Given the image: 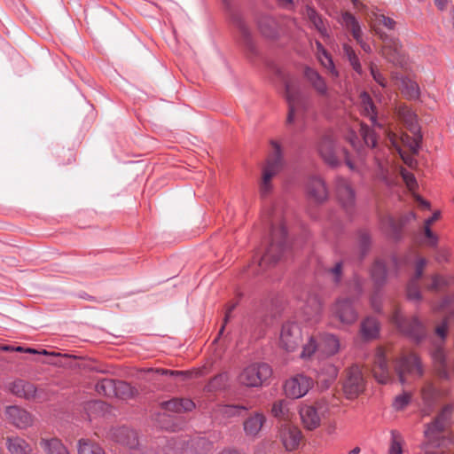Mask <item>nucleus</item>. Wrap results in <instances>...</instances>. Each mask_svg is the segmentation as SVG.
<instances>
[{"mask_svg":"<svg viewBox=\"0 0 454 454\" xmlns=\"http://www.w3.org/2000/svg\"><path fill=\"white\" fill-rule=\"evenodd\" d=\"M274 210L267 216V224L270 226V244L262 256L258 268L264 270L277 263L286 251V230L283 220L274 215Z\"/></svg>","mask_w":454,"mask_h":454,"instance_id":"nucleus-1","label":"nucleus"},{"mask_svg":"<svg viewBox=\"0 0 454 454\" xmlns=\"http://www.w3.org/2000/svg\"><path fill=\"white\" fill-rule=\"evenodd\" d=\"M316 148L322 160L330 167L335 168L340 164V153L345 158L346 165L355 169L348 153L344 148H339L336 134L333 129H326L320 133L316 143Z\"/></svg>","mask_w":454,"mask_h":454,"instance_id":"nucleus-2","label":"nucleus"},{"mask_svg":"<svg viewBox=\"0 0 454 454\" xmlns=\"http://www.w3.org/2000/svg\"><path fill=\"white\" fill-rule=\"evenodd\" d=\"M454 414V403L445 404L435 419L427 425L425 437L432 446H440L442 434L451 426Z\"/></svg>","mask_w":454,"mask_h":454,"instance_id":"nucleus-3","label":"nucleus"},{"mask_svg":"<svg viewBox=\"0 0 454 454\" xmlns=\"http://www.w3.org/2000/svg\"><path fill=\"white\" fill-rule=\"evenodd\" d=\"M392 323L399 332L415 342H420L427 337V330L425 325L417 317H407L400 309H395L391 316Z\"/></svg>","mask_w":454,"mask_h":454,"instance_id":"nucleus-4","label":"nucleus"},{"mask_svg":"<svg viewBox=\"0 0 454 454\" xmlns=\"http://www.w3.org/2000/svg\"><path fill=\"white\" fill-rule=\"evenodd\" d=\"M285 93L288 103L286 124L290 125L294 122L297 116L303 118V114L309 109V101L291 81L285 82Z\"/></svg>","mask_w":454,"mask_h":454,"instance_id":"nucleus-5","label":"nucleus"},{"mask_svg":"<svg viewBox=\"0 0 454 454\" xmlns=\"http://www.w3.org/2000/svg\"><path fill=\"white\" fill-rule=\"evenodd\" d=\"M272 152L269 155L266 164L262 168V176L260 184V193L262 197L269 195L272 189L271 179L276 176L283 166L282 152L280 145L271 141Z\"/></svg>","mask_w":454,"mask_h":454,"instance_id":"nucleus-6","label":"nucleus"},{"mask_svg":"<svg viewBox=\"0 0 454 454\" xmlns=\"http://www.w3.org/2000/svg\"><path fill=\"white\" fill-rule=\"evenodd\" d=\"M272 375L271 367L266 363H253L239 374L238 381L247 387H262Z\"/></svg>","mask_w":454,"mask_h":454,"instance_id":"nucleus-7","label":"nucleus"},{"mask_svg":"<svg viewBox=\"0 0 454 454\" xmlns=\"http://www.w3.org/2000/svg\"><path fill=\"white\" fill-rule=\"evenodd\" d=\"M395 370L402 385L409 384L411 380L419 379L424 374L421 362L414 353L403 355L396 359Z\"/></svg>","mask_w":454,"mask_h":454,"instance_id":"nucleus-8","label":"nucleus"},{"mask_svg":"<svg viewBox=\"0 0 454 454\" xmlns=\"http://www.w3.org/2000/svg\"><path fill=\"white\" fill-rule=\"evenodd\" d=\"M416 219V214L410 211L401 215L398 219L390 215H384L380 220L381 230L395 240H399L403 235V229L410 222Z\"/></svg>","mask_w":454,"mask_h":454,"instance_id":"nucleus-9","label":"nucleus"},{"mask_svg":"<svg viewBox=\"0 0 454 454\" xmlns=\"http://www.w3.org/2000/svg\"><path fill=\"white\" fill-rule=\"evenodd\" d=\"M450 393V389L447 387H436L434 384L427 380L420 390V395L423 402V413L425 415H429L439 398L448 396Z\"/></svg>","mask_w":454,"mask_h":454,"instance_id":"nucleus-10","label":"nucleus"},{"mask_svg":"<svg viewBox=\"0 0 454 454\" xmlns=\"http://www.w3.org/2000/svg\"><path fill=\"white\" fill-rule=\"evenodd\" d=\"M301 329L297 323L288 321L283 324L279 336V345L282 348L293 352L301 344Z\"/></svg>","mask_w":454,"mask_h":454,"instance_id":"nucleus-11","label":"nucleus"},{"mask_svg":"<svg viewBox=\"0 0 454 454\" xmlns=\"http://www.w3.org/2000/svg\"><path fill=\"white\" fill-rule=\"evenodd\" d=\"M312 378L299 373L288 379L284 385V390L286 396L291 398H301L304 396L313 387Z\"/></svg>","mask_w":454,"mask_h":454,"instance_id":"nucleus-12","label":"nucleus"},{"mask_svg":"<svg viewBox=\"0 0 454 454\" xmlns=\"http://www.w3.org/2000/svg\"><path fill=\"white\" fill-rule=\"evenodd\" d=\"M336 196L346 213L352 214L356 204V193L348 180L337 177L335 181Z\"/></svg>","mask_w":454,"mask_h":454,"instance_id":"nucleus-13","label":"nucleus"},{"mask_svg":"<svg viewBox=\"0 0 454 454\" xmlns=\"http://www.w3.org/2000/svg\"><path fill=\"white\" fill-rule=\"evenodd\" d=\"M372 372L375 380L380 384H387L392 380V372L386 352L382 348H378L375 350Z\"/></svg>","mask_w":454,"mask_h":454,"instance_id":"nucleus-14","label":"nucleus"},{"mask_svg":"<svg viewBox=\"0 0 454 454\" xmlns=\"http://www.w3.org/2000/svg\"><path fill=\"white\" fill-rule=\"evenodd\" d=\"M327 411L325 403L322 402L316 403L315 405H304L300 410V416L303 426L308 430H314L319 427L321 416Z\"/></svg>","mask_w":454,"mask_h":454,"instance_id":"nucleus-15","label":"nucleus"},{"mask_svg":"<svg viewBox=\"0 0 454 454\" xmlns=\"http://www.w3.org/2000/svg\"><path fill=\"white\" fill-rule=\"evenodd\" d=\"M303 76L314 91L325 100H329L332 90L327 85L325 79L314 68L305 67Z\"/></svg>","mask_w":454,"mask_h":454,"instance_id":"nucleus-16","label":"nucleus"},{"mask_svg":"<svg viewBox=\"0 0 454 454\" xmlns=\"http://www.w3.org/2000/svg\"><path fill=\"white\" fill-rule=\"evenodd\" d=\"M344 393L349 399L356 397L364 389V380L357 365L351 366L348 371L347 379L343 384Z\"/></svg>","mask_w":454,"mask_h":454,"instance_id":"nucleus-17","label":"nucleus"},{"mask_svg":"<svg viewBox=\"0 0 454 454\" xmlns=\"http://www.w3.org/2000/svg\"><path fill=\"white\" fill-rule=\"evenodd\" d=\"M233 25L239 29L240 34V43L244 46L246 51L252 56L257 54V49L254 41L253 35L243 20L241 15L237 12L231 13V16Z\"/></svg>","mask_w":454,"mask_h":454,"instance_id":"nucleus-18","label":"nucleus"},{"mask_svg":"<svg viewBox=\"0 0 454 454\" xmlns=\"http://www.w3.org/2000/svg\"><path fill=\"white\" fill-rule=\"evenodd\" d=\"M353 299L345 297L339 299L333 306V313L343 324H353L357 318V313L354 309Z\"/></svg>","mask_w":454,"mask_h":454,"instance_id":"nucleus-19","label":"nucleus"},{"mask_svg":"<svg viewBox=\"0 0 454 454\" xmlns=\"http://www.w3.org/2000/svg\"><path fill=\"white\" fill-rule=\"evenodd\" d=\"M5 414L9 422L20 429L27 428L33 423L31 414L19 406L7 407Z\"/></svg>","mask_w":454,"mask_h":454,"instance_id":"nucleus-20","label":"nucleus"},{"mask_svg":"<svg viewBox=\"0 0 454 454\" xmlns=\"http://www.w3.org/2000/svg\"><path fill=\"white\" fill-rule=\"evenodd\" d=\"M307 193L309 200L317 203L324 202L328 197V191L325 182L316 176L309 177L308 180Z\"/></svg>","mask_w":454,"mask_h":454,"instance_id":"nucleus-21","label":"nucleus"},{"mask_svg":"<svg viewBox=\"0 0 454 454\" xmlns=\"http://www.w3.org/2000/svg\"><path fill=\"white\" fill-rule=\"evenodd\" d=\"M383 56L395 66H403L406 63L405 56L403 52L399 42L390 40L387 42L382 49Z\"/></svg>","mask_w":454,"mask_h":454,"instance_id":"nucleus-22","label":"nucleus"},{"mask_svg":"<svg viewBox=\"0 0 454 454\" xmlns=\"http://www.w3.org/2000/svg\"><path fill=\"white\" fill-rule=\"evenodd\" d=\"M114 436L118 442L127 446L130 450L131 454L140 447L137 434L132 429L121 427L116 430Z\"/></svg>","mask_w":454,"mask_h":454,"instance_id":"nucleus-23","label":"nucleus"},{"mask_svg":"<svg viewBox=\"0 0 454 454\" xmlns=\"http://www.w3.org/2000/svg\"><path fill=\"white\" fill-rule=\"evenodd\" d=\"M9 390L18 397L30 400L36 395V387L34 384L23 380H16L9 386Z\"/></svg>","mask_w":454,"mask_h":454,"instance_id":"nucleus-24","label":"nucleus"},{"mask_svg":"<svg viewBox=\"0 0 454 454\" xmlns=\"http://www.w3.org/2000/svg\"><path fill=\"white\" fill-rule=\"evenodd\" d=\"M432 358L437 377L442 380H450L451 375L446 364V356L444 350L441 348H435L432 354Z\"/></svg>","mask_w":454,"mask_h":454,"instance_id":"nucleus-25","label":"nucleus"},{"mask_svg":"<svg viewBox=\"0 0 454 454\" xmlns=\"http://www.w3.org/2000/svg\"><path fill=\"white\" fill-rule=\"evenodd\" d=\"M319 341L320 352L326 356H333L340 350V340L333 333H324L320 334Z\"/></svg>","mask_w":454,"mask_h":454,"instance_id":"nucleus-26","label":"nucleus"},{"mask_svg":"<svg viewBox=\"0 0 454 454\" xmlns=\"http://www.w3.org/2000/svg\"><path fill=\"white\" fill-rule=\"evenodd\" d=\"M5 445L10 454H34L32 446L18 435L6 437Z\"/></svg>","mask_w":454,"mask_h":454,"instance_id":"nucleus-27","label":"nucleus"},{"mask_svg":"<svg viewBox=\"0 0 454 454\" xmlns=\"http://www.w3.org/2000/svg\"><path fill=\"white\" fill-rule=\"evenodd\" d=\"M360 105L361 113L369 118L373 126L381 127V124L377 120V110L376 106L369 95V93L364 91L360 94Z\"/></svg>","mask_w":454,"mask_h":454,"instance_id":"nucleus-28","label":"nucleus"},{"mask_svg":"<svg viewBox=\"0 0 454 454\" xmlns=\"http://www.w3.org/2000/svg\"><path fill=\"white\" fill-rule=\"evenodd\" d=\"M265 421V416L260 412H255L248 417L243 424L246 434L252 437L256 436L261 431Z\"/></svg>","mask_w":454,"mask_h":454,"instance_id":"nucleus-29","label":"nucleus"},{"mask_svg":"<svg viewBox=\"0 0 454 454\" xmlns=\"http://www.w3.org/2000/svg\"><path fill=\"white\" fill-rule=\"evenodd\" d=\"M39 444L45 454H69L67 448L62 441L57 437L50 439L41 438Z\"/></svg>","mask_w":454,"mask_h":454,"instance_id":"nucleus-30","label":"nucleus"},{"mask_svg":"<svg viewBox=\"0 0 454 454\" xmlns=\"http://www.w3.org/2000/svg\"><path fill=\"white\" fill-rule=\"evenodd\" d=\"M161 405L164 410L176 413L191 411L195 407L194 403L188 398H174L162 403Z\"/></svg>","mask_w":454,"mask_h":454,"instance_id":"nucleus-31","label":"nucleus"},{"mask_svg":"<svg viewBox=\"0 0 454 454\" xmlns=\"http://www.w3.org/2000/svg\"><path fill=\"white\" fill-rule=\"evenodd\" d=\"M282 442L287 450H294L300 445L301 432L296 427H288L282 431Z\"/></svg>","mask_w":454,"mask_h":454,"instance_id":"nucleus-32","label":"nucleus"},{"mask_svg":"<svg viewBox=\"0 0 454 454\" xmlns=\"http://www.w3.org/2000/svg\"><path fill=\"white\" fill-rule=\"evenodd\" d=\"M316 46H317V59L320 62V64L325 69H327L329 71V73L331 74V75L333 77H338L339 72L335 68L333 59H332L331 55L329 54V52L325 49L323 44L318 41L316 42Z\"/></svg>","mask_w":454,"mask_h":454,"instance_id":"nucleus-33","label":"nucleus"},{"mask_svg":"<svg viewBox=\"0 0 454 454\" xmlns=\"http://www.w3.org/2000/svg\"><path fill=\"white\" fill-rule=\"evenodd\" d=\"M342 25L352 34L356 42L361 41L363 31L356 18L350 12H345L341 15Z\"/></svg>","mask_w":454,"mask_h":454,"instance_id":"nucleus-34","label":"nucleus"},{"mask_svg":"<svg viewBox=\"0 0 454 454\" xmlns=\"http://www.w3.org/2000/svg\"><path fill=\"white\" fill-rule=\"evenodd\" d=\"M380 325L376 318L368 317L362 321L360 333L364 340H372L379 335Z\"/></svg>","mask_w":454,"mask_h":454,"instance_id":"nucleus-35","label":"nucleus"},{"mask_svg":"<svg viewBox=\"0 0 454 454\" xmlns=\"http://www.w3.org/2000/svg\"><path fill=\"white\" fill-rule=\"evenodd\" d=\"M397 114L412 133L417 134L419 132L417 115L411 109L406 106H400L397 109Z\"/></svg>","mask_w":454,"mask_h":454,"instance_id":"nucleus-36","label":"nucleus"},{"mask_svg":"<svg viewBox=\"0 0 454 454\" xmlns=\"http://www.w3.org/2000/svg\"><path fill=\"white\" fill-rule=\"evenodd\" d=\"M258 28L262 35L268 38H275L278 35L277 21L270 16H262L258 20Z\"/></svg>","mask_w":454,"mask_h":454,"instance_id":"nucleus-37","label":"nucleus"},{"mask_svg":"<svg viewBox=\"0 0 454 454\" xmlns=\"http://www.w3.org/2000/svg\"><path fill=\"white\" fill-rule=\"evenodd\" d=\"M306 16L308 17L309 20L313 25V27L323 37L329 36L327 27L321 15L313 7L308 6L306 8Z\"/></svg>","mask_w":454,"mask_h":454,"instance_id":"nucleus-38","label":"nucleus"},{"mask_svg":"<svg viewBox=\"0 0 454 454\" xmlns=\"http://www.w3.org/2000/svg\"><path fill=\"white\" fill-rule=\"evenodd\" d=\"M371 277L377 287H381L387 280V268L381 260H376L371 270Z\"/></svg>","mask_w":454,"mask_h":454,"instance_id":"nucleus-39","label":"nucleus"},{"mask_svg":"<svg viewBox=\"0 0 454 454\" xmlns=\"http://www.w3.org/2000/svg\"><path fill=\"white\" fill-rule=\"evenodd\" d=\"M304 314L308 318L318 316L322 311V302L317 294H309L303 307Z\"/></svg>","mask_w":454,"mask_h":454,"instance_id":"nucleus-40","label":"nucleus"},{"mask_svg":"<svg viewBox=\"0 0 454 454\" xmlns=\"http://www.w3.org/2000/svg\"><path fill=\"white\" fill-rule=\"evenodd\" d=\"M250 407L241 404H225L218 408V412L224 418H233L241 416L244 412L247 411Z\"/></svg>","mask_w":454,"mask_h":454,"instance_id":"nucleus-41","label":"nucleus"},{"mask_svg":"<svg viewBox=\"0 0 454 454\" xmlns=\"http://www.w3.org/2000/svg\"><path fill=\"white\" fill-rule=\"evenodd\" d=\"M84 409L90 419H91L92 417L100 416L106 412L108 410V406L103 401L92 400L86 403Z\"/></svg>","mask_w":454,"mask_h":454,"instance_id":"nucleus-42","label":"nucleus"},{"mask_svg":"<svg viewBox=\"0 0 454 454\" xmlns=\"http://www.w3.org/2000/svg\"><path fill=\"white\" fill-rule=\"evenodd\" d=\"M136 390L130 384L121 381L115 380V388L114 396L121 398V399H129L135 395Z\"/></svg>","mask_w":454,"mask_h":454,"instance_id":"nucleus-43","label":"nucleus"},{"mask_svg":"<svg viewBox=\"0 0 454 454\" xmlns=\"http://www.w3.org/2000/svg\"><path fill=\"white\" fill-rule=\"evenodd\" d=\"M78 454H105V451L98 444L87 439H80Z\"/></svg>","mask_w":454,"mask_h":454,"instance_id":"nucleus-44","label":"nucleus"},{"mask_svg":"<svg viewBox=\"0 0 454 454\" xmlns=\"http://www.w3.org/2000/svg\"><path fill=\"white\" fill-rule=\"evenodd\" d=\"M364 292V280L355 275L348 284V297L353 300L359 298Z\"/></svg>","mask_w":454,"mask_h":454,"instance_id":"nucleus-45","label":"nucleus"},{"mask_svg":"<svg viewBox=\"0 0 454 454\" xmlns=\"http://www.w3.org/2000/svg\"><path fill=\"white\" fill-rule=\"evenodd\" d=\"M406 298L407 300L414 302L421 301L422 294L420 292L419 281L416 278H411L406 286Z\"/></svg>","mask_w":454,"mask_h":454,"instance_id":"nucleus-46","label":"nucleus"},{"mask_svg":"<svg viewBox=\"0 0 454 454\" xmlns=\"http://www.w3.org/2000/svg\"><path fill=\"white\" fill-rule=\"evenodd\" d=\"M402 92L409 99H418L420 94L418 83L410 79H403L402 81Z\"/></svg>","mask_w":454,"mask_h":454,"instance_id":"nucleus-47","label":"nucleus"},{"mask_svg":"<svg viewBox=\"0 0 454 454\" xmlns=\"http://www.w3.org/2000/svg\"><path fill=\"white\" fill-rule=\"evenodd\" d=\"M360 135L364 144L369 148H374L377 145V136L373 129L366 124H361Z\"/></svg>","mask_w":454,"mask_h":454,"instance_id":"nucleus-48","label":"nucleus"},{"mask_svg":"<svg viewBox=\"0 0 454 454\" xmlns=\"http://www.w3.org/2000/svg\"><path fill=\"white\" fill-rule=\"evenodd\" d=\"M115 388V380L111 379H103L96 385V390L98 394L106 396H114Z\"/></svg>","mask_w":454,"mask_h":454,"instance_id":"nucleus-49","label":"nucleus"},{"mask_svg":"<svg viewBox=\"0 0 454 454\" xmlns=\"http://www.w3.org/2000/svg\"><path fill=\"white\" fill-rule=\"evenodd\" d=\"M317 351L320 352V344L313 336H311L308 342L302 347L301 358L303 360L309 359Z\"/></svg>","mask_w":454,"mask_h":454,"instance_id":"nucleus-50","label":"nucleus"},{"mask_svg":"<svg viewBox=\"0 0 454 454\" xmlns=\"http://www.w3.org/2000/svg\"><path fill=\"white\" fill-rule=\"evenodd\" d=\"M272 415L279 419H287L289 417L288 403L285 400L275 402L271 409Z\"/></svg>","mask_w":454,"mask_h":454,"instance_id":"nucleus-51","label":"nucleus"},{"mask_svg":"<svg viewBox=\"0 0 454 454\" xmlns=\"http://www.w3.org/2000/svg\"><path fill=\"white\" fill-rule=\"evenodd\" d=\"M358 246L360 249V260H362L368 253L371 247V236L366 231H360L358 232Z\"/></svg>","mask_w":454,"mask_h":454,"instance_id":"nucleus-52","label":"nucleus"},{"mask_svg":"<svg viewBox=\"0 0 454 454\" xmlns=\"http://www.w3.org/2000/svg\"><path fill=\"white\" fill-rule=\"evenodd\" d=\"M402 436L396 431L391 432V443L389 447V454H402Z\"/></svg>","mask_w":454,"mask_h":454,"instance_id":"nucleus-53","label":"nucleus"},{"mask_svg":"<svg viewBox=\"0 0 454 454\" xmlns=\"http://www.w3.org/2000/svg\"><path fill=\"white\" fill-rule=\"evenodd\" d=\"M411 393L403 392V394L397 395L395 398L393 406L397 411L403 410L411 403Z\"/></svg>","mask_w":454,"mask_h":454,"instance_id":"nucleus-54","label":"nucleus"},{"mask_svg":"<svg viewBox=\"0 0 454 454\" xmlns=\"http://www.w3.org/2000/svg\"><path fill=\"white\" fill-rule=\"evenodd\" d=\"M151 371L155 372L157 374H160V375H168V376H171V377H177L182 380H186L191 376V373L189 372H185V371H173V370H168V369H162V368L151 369Z\"/></svg>","mask_w":454,"mask_h":454,"instance_id":"nucleus-55","label":"nucleus"},{"mask_svg":"<svg viewBox=\"0 0 454 454\" xmlns=\"http://www.w3.org/2000/svg\"><path fill=\"white\" fill-rule=\"evenodd\" d=\"M448 286V281L440 275H433L431 277V283L427 285V288L429 291H440Z\"/></svg>","mask_w":454,"mask_h":454,"instance_id":"nucleus-56","label":"nucleus"},{"mask_svg":"<svg viewBox=\"0 0 454 454\" xmlns=\"http://www.w3.org/2000/svg\"><path fill=\"white\" fill-rule=\"evenodd\" d=\"M326 273L331 277L335 284H339L342 275V262H336L333 267L326 270Z\"/></svg>","mask_w":454,"mask_h":454,"instance_id":"nucleus-57","label":"nucleus"},{"mask_svg":"<svg viewBox=\"0 0 454 454\" xmlns=\"http://www.w3.org/2000/svg\"><path fill=\"white\" fill-rule=\"evenodd\" d=\"M405 143L407 144V145L409 146L410 150L413 153H418L419 148H420V145H421V141H422V136L421 135H417L415 137H410L408 136L405 137Z\"/></svg>","mask_w":454,"mask_h":454,"instance_id":"nucleus-58","label":"nucleus"},{"mask_svg":"<svg viewBox=\"0 0 454 454\" xmlns=\"http://www.w3.org/2000/svg\"><path fill=\"white\" fill-rule=\"evenodd\" d=\"M427 263V261L423 257H419L415 263V273L411 277V278H416V280H420L424 269Z\"/></svg>","mask_w":454,"mask_h":454,"instance_id":"nucleus-59","label":"nucleus"},{"mask_svg":"<svg viewBox=\"0 0 454 454\" xmlns=\"http://www.w3.org/2000/svg\"><path fill=\"white\" fill-rule=\"evenodd\" d=\"M370 71H371V74H372V78L374 79V81L378 84H380L381 87H386L387 81H386L385 77L373 64H371Z\"/></svg>","mask_w":454,"mask_h":454,"instance_id":"nucleus-60","label":"nucleus"},{"mask_svg":"<svg viewBox=\"0 0 454 454\" xmlns=\"http://www.w3.org/2000/svg\"><path fill=\"white\" fill-rule=\"evenodd\" d=\"M424 233L425 236L428 239V246L430 247H436L438 243V238L437 236L431 231L430 226H424Z\"/></svg>","mask_w":454,"mask_h":454,"instance_id":"nucleus-61","label":"nucleus"},{"mask_svg":"<svg viewBox=\"0 0 454 454\" xmlns=\"http://www.w3.org/2000/svg\"><path fill=\"white\" fill-rule=\"evenodd\" d=\"M323 370H325V368ZM325 370L327 372V379L324 380V381L329 384L336 379L338 375V369L333 364H328L325 366ZM321 380H323V379Z\"/></svg>","mask_w":454,"mask_h":454,"instance_id":"nucleus-62","label":"nucleus"},{"mask_svg":"<svg viewBox=\"0 0 454 454\" xmlns=\"http://www.w3.org/2000/svg\"><path fill=\"white\" fill-rule=\"evenodd\" d=\"M376 20L382 24L383 26H385L386 27H387L388 29H393L395 27V21L389 18V17H387L383 14H380V15H377L376 16Z\"/></svg>","mask_w":454,"mask_h":454,"instance_id":"nucleus-63","label":"nucleus"},{"mask_svg":"<svg viewBox=\"0 0 454 454\" xmlns=\"http://www.w3.org/2000/svg\"><path fill=\"white\" fill-rule=\"evenodd\" d=\"M352 68L358 74H363V68H362V66L360 64V61H359V59L358 57L356 55V56H353L351 59H348Z\"/></svg>","mask_w":454,"mask_h":454,"instance_id":"nucleus-64","label":"nucleus"}]
</instances>
